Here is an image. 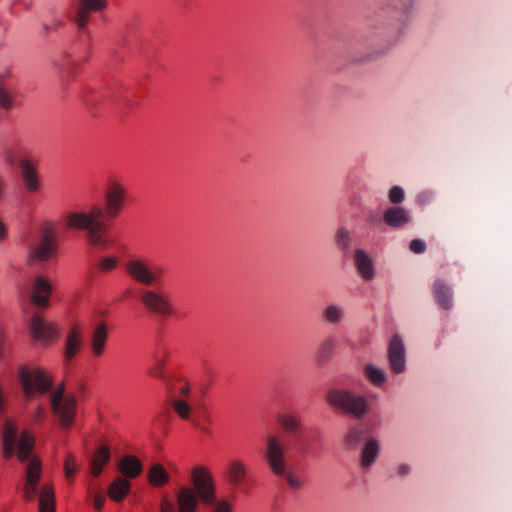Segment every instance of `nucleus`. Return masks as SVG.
I'll return each instance as SVG.
<instances>
[{
    "mask_svg": "<svg viewBox=\"0 0 512 512\" xmlns=\"http://www.w3.org/2000/svg\"><path fill=\"white\" fill-rule=\"evenodd\" d=\"M54 254V245L50 238L44 237L40 243L31 248L27 255L28 265L36 262H44L50 259Z\"/></svg>",
    "mask_w": 512,
    "mask_h": 512,
    "instance_id": "obj_14",
    "label": "nucleus"
},
{
    "mask_svg": "<svg viewBox=\"0 0 512 512\" xmlns=\"http://www.w3.org/2000/svg\"><path fill=\"white\" fill-rule=\"evenodd\" d=\"M20 175L27 191L38 192L41 187L40 178L37 172V164L28 157L19 160Z\"/></svg>",
    "mask_w": 512,
    "mask_h": 512,
    "instance_id": "obj_11",
    "label": "nucleus"
},
{
    "mask_svg": "<svg viewBox=\"0 0 512 512\" xmlns=\"http://www.w3.org/2000/svg\"><path fill=\"white\" fill-rule=\"evenodd\" d=\"M81 344H82L81 332L76 328L71 329V331L69 332V335L67 337L66 345H65L66 359H71L72 357H74L75 354L77 353V351L79 350Z\"/></svg>",
    "mask_w": 512,
    "mask_h": 512,
    "instance_id": "obj_23",
    "label": "nucleus"
},
{
    "mask_svg": "<svg viewBox=\"0 0 512 512\" xmlns=\"http://www.w3.org/2000/svg\"><path fill=\"white\" fill-rule=\"evenodd\" d=\"M35 439L28 430L18 436L17 426L6 420L2 433V455L9 459L15 452L24 467V483L22 494L25 500L32 501L39 496V512H55L54 488L50 483L40 485L42 477V461L32 453Z\"/></svg>",
    "mask_w": 512,
    "mask_h": 512,
    "instance_id": "obj_1",
    "label": "nucleus"
},
{
    "mask_svg": "<svg viewBox=\"0 0 512 512\" xmlns=\"http://www.w3.org/2000/svg\"><path fill=\"white\" fill-rule=\"evenodd\" d=\"M141 302L146 309L160 315H168L172 310L168 298L155 290H144L141 294Z\"/></svg>",
    "mask_w": 512,
    "mask_h": 512,
    "instance_id": "obj_10",
    "label": "nucleus"
},
{
    "mask_svg": "<svg viewBox=\"0 0 512 512\" xmlns=\"http://www.w3.org/2000/svg\"><path fill=\"white\" fill-rule=\"evenodd\" d=\"M125 269L132 280L147 287L157 284L164 273L163 268L143 258L129 260L125 264Z\"/></svg>",
    "mask_w": 512,
    "mask_h": 512,
    "instance_id": "obj_7",
    "label": "nucleus"
},
{
    "mask_svg": "<svg viewBox=\"0 0 512 512\" xmlns=\"http://www.w3.org/2000/svg\"><path fill=\"white\" fill-rule=\"evenodd\" d=\"M361 437L362 432L359 429H352L346 434L345 440L351 445H356Z\"/></svg>",
    "mask_w": 512,
    "mask_h": 512,
    "instance_id": "obj_36",
    "label": "nucleus"
},
{
    "mask_svg": "<svg viewBox=\"0 0 512 512\" xmlns=\"http://www.w3.org/2000/svg\"><path fill=\"white\" fill-rule=\"evenodd\" d=\"M65 387L60 383L50 394V405L54 415L62 427H69L74 420L76 412V398L72 394H65Z\"/></svg>",
    "mask_w": 512,
    "mask_h": 512,
    "instance_id": "obj_6",
    "label": "nucleus"
},
{
    "mask_svg": "<svg viewBox=\"0 0 512 512\" xmlns=\"http://www.w3.org/2000/svg\"><path fill=\"white\" fill-rule=\"evenodd\" d=\"M181 392H182L183 394L187 395V394L189 393V389H188V388H183V389L181 390Z\"/></svg>",
    "mask_w": 512,
    "mask_h": 512,
    "instance_id": "obj_46",
    "label": "nucleus"
},
{
    "mask_svg": "<svg viewBox=\"0 0 512 512\" xmlns=\"http://www.w3.org/2000/svg\"><path fill=\"white\" fill-rule=\"evenodd\" d=\"M75 22L76 24L80 27V28H83L87 23L83 20H80L79 18H75Z\"/></svg>",
    "mask_w": 512,
    "mask_h": 512,
    "instance_id": "obj_43",
    "label": "nucleus"
},
{
    "mask_svg": "<svg viewBox=\"0 0 512 512\" xmlns=\"http://www.w3.org/2000/svg\"><path fill=\"white\" fill-rule=\"evenodd\" d=\"M326 401L331 407L350 414L357 419L365 417L370 411L367 398L349 389H330L327 392Z\"/></svg>",
    "mask_w": 512,
    "mask_h": 512,
    "instance_id": "obj_4",
    "label": "nucleus"
},
{
    "mask_svg": "<svg viewBox=\"0 0 512 512\" xmlns=\"http://www.w3.org/2000/svg\"><path fill=\"white\" fill-rule=\"evenodd\" d=\"M104 502L105 498L103 495L98 493L94 496V506L96 509H101L104 505Z\"/></svg>",
    "mask_w": 512,
    "mask_h": 512,
    "instance_id": "obj_41",
    "label": "nucleus"
},
{
    "mask_svg": "<svg viewBox=\"0 0 512 512\" xmlns=\"http://www.w3.org/2000/svg\"><path fill=\"white\" fill-rule=\"evenodd\" d=\"M117 265V259L115 257H106L101 260L99 267L102 271L108 272L114 269Z\"/></svg>",
    "mask_w": 512,
    "mask_h": 512,
    "instance_id": "obj_35",
    "label": "nucleus"
},
{
    "mask_svg": "<svg viewBox=\"0 0 512 512\" xmlns=\"http://www.w3.org/2000/svg\"><path fill=\"white\" fill-rule=\"evenodd\" d=\"M148 482L154 487H162L169 481V474L160 463L153 464L147 473Z\"/></svg>",
    "mask_w": 512,
    "mask_h": 512,
    "instance_id": "obj_22",
    "label": "nucleus"
},
{
    "mask_svg": "<svg viewBox=\"0 0 512 512\" xmlns=\"http://www.w3.org/2000/svg\"><path fill=\"white\" fill-rule=\"evenodd\" d=\"M198 497V494L192 487H181L176 495L177 512H195L198 506Z\"/></svg>",
    "mask_w": 512,
    "mask_h": 512,
    "instance_id": "obj_15",
    "label": "nucleus"
},
{
    "mask_svg": "<svg viewBox=\"0 0 512 512\" xmlns=\"http://www.w3.org/2000/svg\"><path fill=\"white\" fill-rule=\"evenodd\" d=\"M30 334L36 340L47 343L57 336L56 325L40 316H34L29 324Z\"/></svg>",
    "mask_w": 512,
    "mask_h": 512,
    "instance_id": "obj_12",
    "label": "nucleus"
},
{
    "mask_svg": "<svg viewBox=\"0 0 512 512\" xmlns=\"http://www.w3.org/2000/svg\"><path fill=\"white\" fill-rule=\"evenodd\" d=\"M426 249V244L421 239H414L410 242V250L414 253H423Z\"/></svg>",
    "mask_w": 512,
    "mask_h": 512,
    "instance_id": "obj_37",
    "label": "nucleus"
},
{
    "mask_svg": "<svg viewBox=\"0 0 512 512\" xmlns=\"http://www.w3.org/2000/svg\"><path fill=\"white\" fill-rule=\"evenodd\" d=\"M263 456L268 468L274 475L284 476L293 488L301 487V481L292 473H287L286 449L283 441L278 436H266Z\"/></svg>",
    "mask_w": 512,
    "mask_h": 512,
    "instance_id": "obj_3",
    "label": "nucleus"
},
{
    "mask_svg": "<svg viewBox=\"0 0 512 512\" xmlns=\"http://www.w3.org/2000/svg\"><path fill=\"white\" fill-rule=\"evenodd\" d=\"M172 406H173L174 411L177 413V415L180 418H182L184 420H187L189 418V415L191 412V406L185 400H182V399L173 400Z\"/></svg>",
    "mask_w": 512,
    "mask_h": 512,
    "instance_id": "obj_30",
    "label": "nucleus"
},
{
    "mask_svg": "<svg viewBox=\"0 0 512 512\" xmlns=\"http://www.w3.org/2000/svg\"><path fill=\"white\" fill-rule=\"evenodd\" d=\"M6 236V229L4 224L0 221V241L3 240Z\"/></svg>",
    "mask_w": 512,
    "mask_h": 512,
    "instance_id": "obj_42",
    "label": "nucleus"
},
{
    "mask_svg": "<svg viewBox=\"0 0 512 512\" xmlns=\"http://www.w3.org/2000/svg\"><path fill=\"white\" fill-rule=\"evenodd\" d=\"M30 300L39 308H46L52 294V283L48 277L36 274L32 277L29 287Z\"/></svg>",
    "mask_w": 512,
    "mask_h": 512,
    "instance_id": "obj_9",
    "label": "nucleus"
},
{
    "mask_svg": "<svg viewBox=\"0 0 512 512\" xmlns=\"http://www.w3.org/2000/svg\"><path fill=\"white\" fill-rule=\"evenodd\" d=\"M405 470H407V467L402 468V473H405Z\"/></svg>",
    "mask_w": 512,
    "mask_h": 512,
    "instance_id": "obj_48",
    "label": "nucleus"
},
{
    "mask_svg": "<svg viewBox=\"0 0 512 512\" xmlns=\"http://www.w3.org/2000/svg\"><path fill=\"white\" fill-rule=\"evenodd\" d=\"M278 422L286 432L297 431L300 420L298 417L291 414H282L278 417Z\"/></svg>",
    "mask_w": 512,
    "mask_h": 512,
    "instance_id": "obj_28",
    "label": "nucleus"
},
{
    "mask_svg": "<svg viewBox=\"0 0 512 512\" xmlns=\"http://www.w3.org/2000/svg\"><path fill=\"white\" fill-rule=\"evenodd\" d=\"M339 236H347V232L344 230L339 231Z\"/></svg>",
    "mask_w": 512,
    "mask_h": 512,
    "instance_id": "obj_45",
    "label": "nucleus"
},
{
    "mask_svg": "<svg viewBox=\"0 0 512 512\" xmlns=\"http://www.w3.org/2000/svg\"><path fill=\"white\" fill-rule=\"evenodd\" d=\"M89 13H90L89 11H87L86 9H84L82 6H80L78 4L77 15H76L77 18H79L80 20H83L87 23L88 19H89Z\"/></svg>",
    "mask_w": 512,
    "mask_h": 512,
    "instance_id": "obj_39",
    "label": "nucleus"
},
{
    "mask_svg": "<svg viewBox=\"0 0 512 512\" xmlns=\"http://www.w3.org/2000/svg\"><path fill=\"white\" fill-rule=\"evenodd\" d=\"M110 460V449L106 445L100 446L89 459L90 472L94 477L101 474L104 466Z\"/></svg>",
    "mask_w": 512,
    "mask_h": 512,
    "instance_id": "obj_18",
    "label": "nucleus"
},
{
    "mask_svg": "<svg viewBox=\"0 0 512 512\" xmlns=\"http://www.w3.org/2000/svg\"><path fill=\"white\" fill-rule=\"evenodd\" d=\"M129 490V480L122 476H119L109 486L108 495L112 500L120 502L128 494Z\"/></svg>",
    "mask_w": 512,
    "mask_h": 512,
    "instance_id": "obj_21",
    "label": "nucleus"
},
{
    "mask_svg": "<svg viewBox=\"0 0 512 512\" xmlns=\"http://www.w3.org/2000/svg\"><path fill=\"white\" fill-rule=\"evenodd\" d=\"M246 476V467L240 460H233L228 466V479L234 485H239L243 482Z\"/></svg>",
    "mask_w": 512,
    "mask_h": 512,
    "instance_id": "obj_25",
    "label": "nucleus"
},
{
    "mask_svg": "<svg viewBox=\"0 0 512 512\" xmlns=\"http://www.w3.org/2000/svg\"><path fill=\"white\" fill-rule=\"evenodd\" d=\"M13 105L12 93L0 85V107L10 109Z\"/></svg>",
    "mask_w": 512,
    "mask_h": 512,
    "instance_id": "obj_32",
    "label": "nucleus"
},
{
    "mask_svg": "<svg viewBox=\"0 0 512 512\" xmlns=\"http://www.w3.org/2000/svg\"><path fill=\"white\" fill-rule=\"evenodd\" d=\"M161 512H172V503L166 498H162L160 505Z\"/></svg>",
    "mask_w": 512,
    "mask_h": 512,
    "instance_id": "obj_40",
    "label": "nucleus"
},
{
    "mask_svg": "<svg viewBox=\"0 0 512 512\" xmlns=\"http://www.w3.org/2000/svg\"><path fill=\"white\" fill-rule=\"evenodd\" d=\"M405 470H407V467L402 468V473H405Z\"/></svg>",
    "mask_w": 512,
    "mask_h": 512,
    "instance_id": "obj_47",
    "label": "nucleus"
},
{
    "mask_svg": "<svg viewBox=\"0 0 512 512\" xmlns=\"http://www.w3.org/2000/svg\"><path fill=\"white\" fill-rule=\"evenodd\" d=\"M108 339V329L104 323L97 324L91 336V350L94 356H101L105 350V344Z\"/></svg>",
    "mask_w": 512,
    "mask_h": 512,
    "instance_id": "obj_19",
    "label": "nucleus"
},
{
    "mask_svg": "<svg viewBox=\"0 0 512 512\" xmlns=\"http://www.w3.org/2000/svg\"><path fill=\"white\" fill-rule=\"evenodd\" d=\"M355 264L361 277L371 281L375 276L374 265L370 256L362 249L355 251Z\"/></svg>",
    "mask_w": 512,
    "mask_h": 512,
    "instance_id": "obj_17",
    "label": "nucleus"
},
{
    "mask_svg": "<svg viewBox=\"0 0 512 512\" xmlns=\"http://www.w3.org/2000/svg\"><path fill=\"white\" fill-rule=\"evenodd\" d=\"M342 316H343L342 309L335 305H329L323 311L324 320L331 324L339 323L342 319Z\"/></svg>",
    "mask_w": 512,
    "mask_h": 512,
    "instance_id": "obj_29",
    "label": "nucleus"
},
{
    "mask_svg": "<svg viewBox=\"0 0 512 512\" xmlns=\"http://www.w3.org/2000/svg\"><path fill=\"white\" fill-rule=\"evenodd\" d=\"M23 393L27 399L44 394L51 388V376L40 367L21 366L18 371Z\"/></svg>",
    "mask_w": 512,
    "mask_h": 512,
    "instance_id": "obj_5",
    "label": "nucleus"
},
{
    "mask_svg": "<svg viewBox=\"0 0 512 512\" xmlns=\"http://www.w3.org/2000/svg\"><path fill=\"white\" fill-rule=\"evenodd\" d=\"M404 191L399 186H394L389 191V200L394 204H399L404 200Z\"/></svg>",
    "mask_w": 512,
    "mask_h": 512,
    "instance_id": "obj_33",
    "label": "nucleus"
},
{
    "mask_svg": "<svg viewBox=\"0 0 512 512\" xmlns=\"http://www.w3.org/2000/svg\"><path fill=\"white\" fill-rule=\"evenodd\" d=\"M191 482L193 489L205 504H213L215 501V485L213 477L208 468L196 465L191 470Z\"/></svg>",
    "mask_w": 512,
    "mask_h": 512,
    "instance_id": "obj_8",
    "label": "nucleus"
},
{
    "mask_svg": "<svg viewBox=\"0 0 512 512\" xmlns=\"http://www.w3.org/2000/svg\"><path fill=\"white\" fill-rule=\"evenodd\" d=\"M12 158H13L12 152H11V151H8V152H7V160H8L9 162H11V161H12Z\"/></svg>",
    "mask_w": 512,
    "mask_h": 512,
    "instance_id": "obj_44",
    "label": "nucleus"
},
{
    "mask_svg": "<svg viewBox=\"0 0 512 512\" xmlns=\"http://www.w3.org/2000/svg\"><path fill=\"white\" fill-rule=\"evenodd\" d=\"M405 470H407V467L402 468V473H405Z\"/></svg>",
    "mask_w": 512,
    "mask_h": 512,
    "instance_id": "obj_49",
    "label": "nucleus"
},
{
    "mask_svg": "<svg viewBox=\"0 0 512 512\" xmlns=\"http://www.w3.org/2000/svg\"><path fill=\"white\" fill-rule=\"evenodd\" d=\"M215 512H232V505L225 500H221L215 505Z\"/></svg>",
    "mask_w": 512,
    "mask_h": 512,
    "instance_id": "obj_38",
    "label": "nucleus"
},
{
    "mask_svg": "<svg viewBox=\"0 0 512 512\" xmlns=\"http://www.w3.org/2000/svg\"><path fill=\"white\" fill-rule=\"evenodd\" d=\"M77 469V465L75 462V458L73 455H68L65 463H64V470H65V476L67 478H71L74 474V472Z\"/></svg>",
    "mask_w": 512,
    "mask_h": 512,
    "instance_id": "obj_34",
    "label": "nucleus"
},
{
    "mask_svg": "<svg viewBox=\"0 0 512 512\" xmlns=\"http://www.w3.org/2000/svg\"><path fill=\"white\" fill-rule=\"evenodd\" d=\"M434 289L438 303L444 308H449L451 306V297L448 287L438 282L435 284Z\"/></svg>",
    "mask_w": 512,
    "mask_h": 512,
    "instance_id": "obj_27",
    "label": "nucleus"
},
{
    "mask_svg": "<svg viewBox=\"0 0 512 512\" xmlns=\"http://www.w3.org/2000/svg\"><path fill=\"white\" fill-rule=\"evenodd\" d=\"M379 452V442L376 439H370L363 447L361 454V465L369 467L376 459Z\"/></svg>",
    "mask_w": 512,
    "mask_h": 512,
    "instance_id": "obj_24",
    "label": "nucleus"
},
{
    "mask_svg": "<svg viewBox=\"0 0 512 512\" xmlns=\"http://www.w3.org/2000/svg\"><path fill=\"white\" fill-rule=\"evenodd\" d=\"M79 5L87 11H101L108 5L107 0H79Z\"/></svg>",
    "mask_w": 512,
    "mask_h": 512,
    "instance_id": "obj_31",
    "label": "nucleus"
},
{
    "mask_svg": "<svg viewBox=\"0 0 512 512\" xmlns=\"http://www.w3.org/2000/svg\"><path fill=\"white\" fill-rule=\"evenodd\" d=\"M388 359L390 368L395 373H401L405 369V347L399 335H394L388 347Z\"/></svg>",
    "mask_w": 512,
    "mask_h": 512,
    "instance_id": "obj_13",
    "label": "nucleus"
},
{
    "mask_svg": "<svg viewBox=\"0 0 512 512\" xmlns=\"http://www.w3.org/2000/svg\"><path fill=\"white\" fill-rule=\"evenodd\" d=\"M383 219L389 226L400 228L409 223L410 215L403 207H391L385 211Z\"/></svg>",
    "mask_w": 512,
    "mask_h": 512,
    "instance_id": "obj_20",
    "label": "nucleus"
},
{
    "mask_svg": "<svg viewBox=\"0 0 512 512\" xmlns=\"http://www.w3.org/2000/svg\"><path fill=\"white\" fill-rule=\"evenodd\" d=\"M118 470L126 479L136 478L141 474L143 465L136 456L125 455L119 460Z\"/></svg>",
    "mask_w": 512,
    "mask_h": 512,
    "instance_id": "obj_16",
    "label": "nucleus"
},
{
    "mask_svg": "<svg viewBox=\"0 0 512 512\" xmlns=\"http://www.w3.org/2000/svg\"><path fill=\"white\" fill-rule=\"evenodd\" d=\"M127 197L126 186L116 179L107 183L104 192L103 208L99 204L92 205L87 211L70 212L65 216V226L73 230H86L88 242L95 247H105L106 224L102 220L104 214L110 218H116L125 207Z\"/></svg>",
    "mask_w": 512,
    "mask_h": 512,
    "instance_id": "obj_2",
    "label": "nucleus"
},
{
    "mask_svg": "<svg viewBox=\"0 0 512 512\" xmlns=\"http://www.w3.org/2000/svg\"><path fill=\"white\" fill-rule=\"evenodd\" d=\"M364 373L369 381L374 385H381L386 380L385 372L373 364H368L364 367Z\"/></svg>",
    "mask_w": 512,
    "mask_h": 512,
    "instance_id": "obj_26",
    "label": "nucleus"
}]
</instances>
